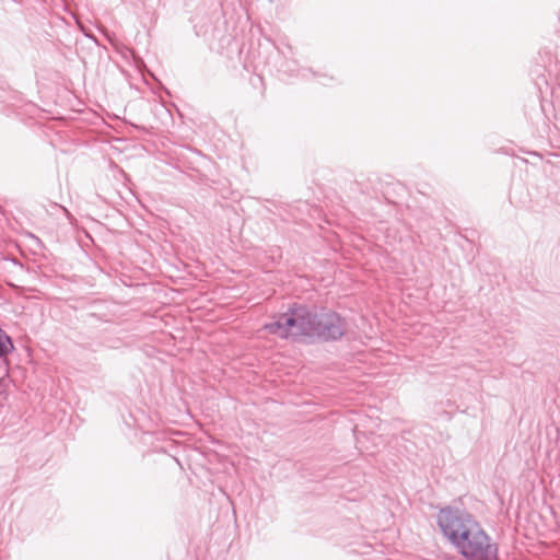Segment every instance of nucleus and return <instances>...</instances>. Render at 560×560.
<instances>
[{"mask_svg": "<svg viewBox=\"0 0 560 560\" xmlns=\"http://www.w3.org/2000/svg\"><path fill=\"white\" fill-rule=\"evenodd\" d=\"M264 329L280 338L313 337L316 332L315 313L304 306L294 307L276 322L266 324Z\"/></svg>", "mask_w": 560, "mask_h": 560, "instance_id": "obj_1", "label": "nucleus"}, {"mask_svg": "<svg viewBox=\"0 0 560 560\" xmlns=\"http://www.w3.org/2000/svg\"><path fill=\"white\" fill-rule=\"evenodd\" d=\"M438 525L453 546L463 542L465 535L479 538L478 522L469 513L458 509H442L438 515Z\"/></svg>", "mask_w": 560, "mask_h": 560, "instance_id": "obj_2", "label": "nucleus"}, {"mask_svg": "<svg viewBox=\"0 0 560 560\" xmlns=\"http://www.w3.org/2000/svg\"><path fill=\"white\" fill-rule=\"evenodd\" d=\"M478 537L465 535L463 542H456L454 547L468 560H494L497 548L490 542V538L478 523Z\"/></svg>", "mask_w": 560, "mask_h": 560, "instance_id": "obj_3", "label": "nucleus"}, {"mask_svg": "<svg viewBox=\"0 0 560 560\" xmlns=\"http://www.w3.org/2000/svg\"><path fill=\"white\" fill-rule=\"evenodd\" d=\"M315 336L325 339L340 338L347 330L346 322L336 313L315 314Z\"/></svg>", "mask_w": 560, "mask_h": 560, "instance_id": "obj_4", "label": "nucleus"}, {"mask_svg": "<svg viewBox=\"0 0 560 560\" xmlns=\"http://www.w3.org/2000/svg\"><path fill=\"white\" fill-rule=\"evenodd\" d=\"M12 349L11 338L0 328V358L7 355Z\"/></svg>", "mask_w": 560, "mask_h": 560, "instance_id": "obj_5", "label": "nucleus"}]
</instances>
